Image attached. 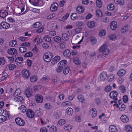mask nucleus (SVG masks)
Returning <instances> with one entry per match:
<instances>
[{
  "instance_id": "nucleus-46",
  "label": "nucleus",
  "mask_w": 132,
  "mask_h": 132,
  "mask_svg": "<svg viewBox=\"0 0 132 132\" xmlns=\"http://www.w3.org/2000/svg\"><path fill=\"white\" fill-rule=\"evenodd\" d=\"M78 98L79 101L81 102H83L85 101L84 97L82 95H79Z\"/></svg>"
},
{
  "instance_id": "nucleus-49",
  "label": "nucleus",
  "mask_w": 132,
  "mask_h": 132,
  "mask_svg": "<svg viewBox=\"0 0 132 132\" xmlns=\"http://www.w3.org/2000/svg\"><path fill=\"white\" fill-rule=\"evenodd\" d=\"M102 15V13L101 10H99L96 11V15L97 16L101 17Z\"/></svg>"
},
{
  "instance_id": "nucleus-24",
  "label": "nucleus",
  "mask_w": 132,
  "mask_h": 132,
  "mask_svg": "<svg viewBox=\"0 0 132 132\" xmlns=\"http://www.w3.org/2000/svg\"><path fill=\"white\" fill-rule=\"evenodd\" d=\"M66 111L68 114L69 116H72L73 113V109L70 107H68L66 110Z\"/></svg>"
},
{
  "instance_id": "nucleus-9",
  "label": "nucleus",
  "mask_w": 132,
  "mask_h": 132,
  "mask_svg": "<svg viewBox=\"0 0 132 132\" xmlns=\"http://www.w3.org/2000/svg\"><path fill=\"white\" fill-rule=\"evenodd\" d=\"M120 119L121 121L124 123H127L129 121L128 117L125 115H122L120 118Z\"/></svg>"
},
{
  "instance_id": "nucleus-37",
  "label": "nucleus",
  "mask_w": 132,
  "mask_h": 132,
  "mask_svg": "<svg viewBox=\"0 0 132 132\" xmlns=\"http://www.w3.org/2000/svg\"><path fill=\"white\" fill-rule=\"evenodd\" d=\"M108 79L109 81H111L114 79L115 76L113 74H111L108 77Z\"/></svg>"
},
{
  "instance_id": "nucleus-20",
  "label": "nucleus",
  "mask_w": 132,
  "mask_h": 132,
  "mask_svg": "<svg viewBox=\"0 0 132 132\" xmlns=\"http://www.w3.org/2000/svg\"><path fill=\"white\" fill-rule=\"evenodd\" d=\"M77 12L79 14H81L83 13L85 10L84 7L82 6H78L76 9Z\"/></svg>"
},
{
  "instance_id": "nucleus-8",
  "label": "nucleus",
  "mask_w": 132,
  "mask_h": 132,
  "mask_svg": "<svg viewBox=\"0 0 132 132\" xmlns=\"http://www.w3.org/2000/svg\"><path fill=\"white\" fill-rule=\"evenodd\" d=\"M110 26L112 30H116L118 26L117 22L115 21L111 22L110 24Z\"/></svg>"
},
{
  "instance_id": "nucleus-45",
  "label": "nucleus",
  "mask_w": 132,
  "mask_h": 132,
  "mask_svg": "<svg viewBox=\"0 0 132 132\" xmlns=\"http://www.w3.org/2000/svg\"><path fill=\"white\" fill-rule=\"evenodd\" d=\"M45 107L47 109H50L52 108V106L50 103H46L45 104Z\"/></svg>"
},
{
  "instance_id": "nucleus-17",
  "label": "nucleus",
  "mask_w": 132,
  "mask_h": 132,
  "mask_svg": "<svg viewBox=\"0 0 132 132\" xmlns=\"http://www.w3.org/2000/svg\"><path fill=\"white\" fill-rule=\"evenodd\" d=\"M10 25L8 23L5 22H2L1 28L7 29L10 28Z\"/></svg>"
},
{
  "instance_id": "nucleus-38",
  "label": "nucleus",
  "mask_w": 132,
  "mask_h": 132,
  "mask_svg": "<svg viewBox=\"0 0 132 132\" xmlns=\"http://www.w3.org/2000/svg\"><path fill=\"white\" fill-rule=\"evenodd\" d=\"M115 2L116 4L117 3L118 4H119L120 5H123L124 4L125 1L124 0H115Z\"/></svg>"
},
{
  "instance_id": "nucleus-29",
  "label": "nucleus",
  "mask_w": 132,
  "mask_h": 132,
  "mask_svg": "<svg viewBox=\"0 0 132 132\" xmlns=\"http://www.w3.org/2000/svg\"><path fill=\"white\" fill-rule=\"evenodd\" d=\"M125 129L127 132H132V127L129 125L126 126Z\"/></svg>"
},
{
  "instance_id": "nucleus-42",
  "label": "nucleus",
  "mask_w": 132,
  "mask_h": 132,
  "mask_svg": "<svg viewBox=\"0 0 132 132\" xmlns=\"http://www.w3.org/2000/svg\"><path fill=\"white\" fill-rule=\"evenodd\" d=\"M53 39L55 42L58 43L60 42L61 40V38L57 36H56L54 37Z\"/></svg>"
},
{
  "instance_id": "nucleus-2",
  "label": "nucleus",
  "mask_w": 132,
  "mask_h": 132,
  "mask_svg": "<svg viewBox=\"0 0 132 132\" xmlns=\"http://www.w3.org/2000/svg\"><path fill=\"white\" fill-rule=\"evenodd\" d=\"M15 121L16 123L20 126H23L25 123L24 120L20 118H17L15 119Z\"/></svg>"
},
{
  "instance_id": "nucleus-36",
  "label": "nucleus",
  "mask_w": 132,
  "mask_h": 132,
  "mask_svg": "<svg viewBox=\"0 0 132 132\" xmlns=\"http://www.w3.org/2000/svg\"><path fill=\"white\" fill-rule=\"evenodd\" d=\"M129 26L128 25L124 26L123 27L122 29V32H125L129 30Z\"/></svg>"
},
{
  "instance_id": "nucleus-61",
  "label": "nucleus",
  "mask_w": 132,
  "mask_h": 132,
  "mask_svg": "<svg viewBox=\"0 0 132 132\" xmlns=\"http://www.w3.org/2000/svg\"><path fill=\"white\" fill-rule=\"evenodd\" d=\"M21 46H28L29 47L30 46V43L29 42H25L22 43L21 44Z\"/></svg>"
},
{
  "instance_id": "nucleus-41",
  "label": "nucleus",
  "mask_w": 132,
  "mask_h": 132,
  "mask_svg": "<svg viewBox=\"0 0 132 132\" xmlns=\"http://www.w3.org/2000/svg\"><path fill=\"white\" fill-rule=\"evenodd\" d=\"M18 109L21 111L23 113H24L26 111V108L24 105H21V107L18 108Z\"/></svg>"
},
{
  "instance_id": "nucleus-21",
  "label": "nucleus",
  "mask_w": 132,
  "mask_h": 132,
  "mask_svg": "<svg viewBox=\"0 0 132 132\" xmlns=\"http://www.w3.org/2000/svg\"><path fill=\"white\" fill-rule=\"evenodd\" d=\"M63 54L64 57H68L71 54V53L69 50H66L63 52Z\"/></svg>"
},
{
  "instance_id": "nucleus-31",
  "label": "nucleus",
  "mask_w": 132,
  "mask_h": 132,
  "mask_svg": "<svg viewBox=\"0 0 132 132\" xmlns=\"http://www.w3.org/2000/svg\"><path fill=\"white\" fill-rule=\"evenodd\" d=\"M96 23L94 21H90L89 22L87 23L88 27L90 28H93L95 25Z\"/></svg>"
},
{
  "instance_id": "nucleus-51",
  "label": "nucleus",
  "mask_w": 132,
  "mask_h": 132,
  "mask_svg": "<svg viewBox=\"0 0 132 132\" xmlns=\"http://www.w3.org/2000/svg\"><path fill=\"white\" fill-rule=\"evenodd\" d=\"M43 39L46 41L49 42L51 40L50 37L48 35L45 36V37H43Z\"/></svg>"
},
{
  "instance_id": "nucleus-56",
  "label": "nucleus",
  "mask_w": 132,
  "mask_h": 132,
  "mask_svg": "<svg viewBox=\"0 0 132 132\" xmlns=\"http://www.w3.org/2000/svg\"><path fill=\"white\" fill-rule=\"evenodd\" d=\"M5 62V60L3 57L0 58V64L3 65Z\"/></svg>"
},
{
  "instance_id": "nucleus-32",
  "label": "nucleus",
  "mask_w": 132,
  "mask_h": 132,
  "mask_svg": "<svg viewBox=\"0 0 132 132\" xmlns=\"http://www.w3.org/2000/svg\"><path fill=\"white\" fill-rule=\"evenodd\" d=\"M62 39L64 40H67L69 39V37L65 33H63L62 34Z\"/></svg>"
},
{
  "instance_id": "nucleus-43",
  "label": "nucleus",
  "mask_w": 132,
  "mask_h": 132,
  "mask_svg": "<svg viewBox=\"0 0 132 132\" xmlns=\"http://www.w3.org/2000/svg\"><path fill=\"white\" fill-rule=\"evenodd\" d=\"M70 17L71 19H75L77 17V13H72L71 14Z\"/></svg>"
},
{
  "instance_id": "nucleus-23",
  "label": "nucleus",
  "mask_w": 132,
  "mask_h": 132,
  "mask_svg": "<svg viewBox=\"0 0 132 132\" xmlns=\"http://www.w3.org/2000/svg\"><path fill=\"white\" fill-rule=\"evenodd\" d=\"M23 59L21 57H18L16 58L15 60V62L16 64H18V63L21 64L22 63L23 61Z\"/></svg>"
},
{
  "instance_id": "nucleus-60",
  "label": "nucleus",
  "mask_w": 132,
  "mask_h": 132,
  "mask_svg": "<svg viewBox=\"0 0 132 132\" xmlns=\"http://www.w3.org/2000/svg\"><path fill=\"white\" fill-rule=\"evenodd\" d=\"M63 103H64V104H63V105H64V106H70L71 105V103L69 102V101H65Z\"/></svg>"
},
{
  "instance_id": "nucleus-52",
  "label": "nucleus",
  "mask_w": 132,
  "mask_h": 132,
  "mask_svg": "<svg viewBox=\"0 0 132 132\" xmlns=\"http://www.w3.org/2000/svg\"><path fill=\"white\" fill-rule=\"evenodd\" d=\"M32 55V53L31 52H30L26 53L24 55V57H31Z\"/></svg>"
},
{
  "instance_id": "nucleus-34",
  "label": "nucleus",
  "mask_w": 132,
  "mask_h": 132,
  "mask_svg": "<svg viewBox=\"0 0 132 132\" xmlns=\"http://www.w3.org/2000/svg\"><path fill=\"white\" fill-rule=\"evenodd\" d=\"M109 38L110 40H114L117 39V37L115 34H111L109 36Z\"/></svg>"
},
{
  "instance_id": "nucleus-62",
  "label": "nucleus",
  "mask_w": 132,
  "mask_h": 132,
  "mask_svg": "<svg viewBox=\"0 0 132 132\" xmlns=\"http://www.w3.org/2000/svg\"><path fill=\"white\" fill-rule=\"evenodd\" d=\"M112 89V87L111 86L109 85L107 86L106 87L105 89V91L106 92H108L110 91Z\"/></svg>"
},
{
  "instance_id": "nucleus-7",
  "label": "nucleus",
  "mask_w": 132,
  "mask_h": 132,
  "mask_svg": "<svg viewBox=\"0 0 132 132\" xmlns=\"http://www.w3.org/2000/svg\"><path fill=\"white\" fill-rule=\"evenodd\" d=\"M84 38V37L83 36L82 37V38L80 40V41L79 42H78L79 40V38L77 37H75L74 36L73 38V41L74 42L73 44H80L81 42H82Z\"/></svg>"
},
{
  "instance_id": "nucleus-63",
  "label": "nucleus",
  "mask_w": 132,
  "mask_h": 132,
  "mask_svg": "<svg viewBox=\"0 0 132 132\" xmlns=\"http://www.w3.org/2000/svg\"><path fill=\"white\" fill-rule=\"evenodd\" d=\"M95 103L98 105H100L101 104V101L99 98H97L95 99Z\"/></svg>"
},
{
  "instance_id": "nucleus-58",
  "label": "nucleus",
  "mask_w": 132,
  "mask_h": 132,
  "mask_svg": "<svg viewBox=\"0 0 132 132\" xmlns=\"http://www.w3.org/2000/svg\"><path fill=\"white\" fill-rule=\"evenodd\" d=\"M90 41L92 44H94L97 42V40L95 38H93L91 39Z\"/></svg>"
},
{
  "instance_id": "nucleus-12",
  "label": "nucleus",
  "mask_w": 132,
  "mask_h": 132,
  "mask_svg": "<svg viewBox=\"0 0 132 132\" xmlns=\"http://www.w3.org/2000/svg\"><path fill=\"white\" fill-rule=\"evenodd\" d=\"M17 50L14 48L9 49L7 51V53L9 54L13 55L17 54Z\"/></svg>"
},
{
  "instance_id": "nucleus-19",
  "label": "nucleus",
  "mask_w": 132,
  "mask_h": 132,
  "mask_svg": "<svg viewBox=\"0 0 132 132\" xmlns=\"http://www.w3.org/2000/svg\"><path fill=\"white\" fill-rule=\"evenodd\" d=\"M109 129L110 132H118V129L116 127L113 125L110 126L109 127Z\"/></svg>"
},
{
  "instance_id": "nucleus-18",
  "label": "nucleus",
  "mask_w": 132,
  "mask_h": 132,
  "mask_svg": "<svg viewBox=\"0 0 132 132\" xmlns=\"http://www.w3.org/2000/svg\"><path fill=\"white\" fill-rule=\"evenodd\" d=\"M107 77V74L105 72H102L100 75V78L102 81H105Z\"/></svg>"
},
{
  "instance_id": "nucleus-22",
  "label": "nucleus",
  "mask_w": 132,
  "mask_h": 132,
  "mask_svg": "<svg viewBox=\"0 0 132 132\" xmlns=\"http://www.w3.org/2000/svg\"><path fill=\"white\" fill-rule=\"evenodd\" d=\"M126 73V71L124 69H121L118 72L117 75L119 76H123Z\"/></svg>"
},
{
  "instance_id": "nucleus-15",
  "label": "nucleus",
  "mask_w": 132,
  "mask_h": 132,
  "mask_svg": "<svg viewBox=\"0 0 132 132\" xmlns=\"http://www.w3.org/2000/svg\"><path fill=\"white\" fill-rule=\"evenodd\" d=\"M58 5V4L56 3H53L50 7L51 11L52 12H54L57 9V6Z\"/></svg>"
},
{
  "instance_id": "nucleus-5",
  "label": "nucleus",
  "mask_w": 132,
  "mask_h": 132,
  "mask_svg": "<svg viewBox=\"0 0 132 132\" xmlns=\"http://www.w3.org/2000/svg\"><path fill=\"white\" fill-rule=\"evenodd\" d=\"M35 99L36 101L38 103H41L43 101V98L42 96L39 94L36 95Z\"/></svg>"
},
{
  "instance_id": "nucleus-14",
  "label": "nucleus",
  "mask_w": 132,
  "mask_h": 132,
  "mask_svg": "<svg viewBox=\"0 0 132 132\" xmlns=\"http://www.w3.org/2000/svg\"><path fill=\"white\" fill-rule=\"evenodd\" d=\"M22 76L24 78H27L29 76L28 71L27 70H22Z\"/></svg>"
},
{
  "instance_id": "nucleus-6",
  "label": "nucleus",
  "mask_w": 132,
  "mask_h": 132,
  "mask_svg": "<svg viewBox=\"0 0 132 132\" xmlns=\"http://www.w3.org/2000/svg\"><path fill=\"white\" fill-rule=\"evenodd\" d=\"M114 106H116L117 108H119V109L121 111L124 110L126 108L125 105L123 103H120L119 104H115L114 105Z\"/></svg>"
},
{
  "instance_id": "nucleus-39",
  "label": "nucleus",
  "mask_w": 132,
  "mask_h": 132,
  "mask_svg": "<svg viewBox=\"0 0 132 132\" xmlns=\"http://www.w3.org/2000/svg\"><path fill=\"white\" fill-rule=\"evenodd\" d=\"M69 70L70 68L69 67H65L63 70V73L65 75H66L69 73Z\"/></svg>"
},
{
  "instance_id": "nucleus-10",
  "label": "nucleus",
  "mask_w": 132,
  "mask_h": 132,
  "mask_svg": "<svg viewBox=\"0 0 132 132\" xmlns=\"http://www.w3.org/2000/svg\"><path fill=\"white\" fill-rule=\"evenodd\" d=\"M27 115L30 118H31L34 117V113L31 110H27L26 112Z\"/></svg>"
},
{
  "instance_id": "nucleus-27",
  "label": "nucleus",
  "mask_w": 132,
  "mask_h": 132,
  "mask_svg": "<svg viewBox=\"0 0 132 132\" xmlns=\"http://www.w3.org/2000/svg\"><path fill=\"white\" fill-rule=\"evenodd\" d=\"M43 58L45 61L47 62H50L51 61L52 59L50 57H49L45 54L43 56Z\"/></svg>"
},
{
  "instance_id": "nucleus-44",
  "label": "nucleus",
  "mask_w": 132,
  "mask_h": 132,
  "mask_svg": "<svg viewBox=\"0 0 132 132\" xmlns=\"http://www.w3.org/2000/svg\"><path fill=\"white\" fill-rule=\"evenodd\" d=\"M42 24L39 22H37L33 24V27L34 28H38Z\"/></svg>"
},
{
  "instance_id": "nucleus-50",
  "label": "nucleus",
  "mask_w": 132,
  "mask_h": 132,
  "mask_svg": "<svg viewBox=\"0 0 132 132\" xmlns=\"http://www.w3.org/2000/svg\"><path fill=\"white\" fill-rule=\"evenodd\" d=\"M37 77L35 76H32L30 77V79L31 82H34L36 81Z\"/></svg>"
},
{
  "instance_id": "nucleus-26",
  "label": "nucleus",
  "mask_w": 132,
  "mask_h": 132,
  "mask_svg": "<svg viewBox=\"0 0 132 132\" xmlns=\"http://www.w3.org/2000/svg\"><path fill=\"white\" fill-rule=\"evenodd\" d=\"M40 2L38 0H36V1H32V4L35 6H43L44 5V3H42V4H41V5H39V3Z\"/></svg>"
},
{
  "instance_id": "nucleus-13",
  "label": "nucleus",
  "mask_w": 132,
  "mask_h": 132,
  "mask_svg": "<svg viewBox=\"0 0 132 132\" xmlns=\"http://www.w3.org/2000/svg\"><path fill=\"white\" fill-rule=\"evenodd\" d=\"M67 64V61L65 60H62L60 61L58 63L57 65L58 66L61 67L63 68L65 66H66Z\"/></svg>"
},
{
  "instance_id": "nucleus-59",
  "label": "nucleus",
  "mask_w": 132,
  "mask_h": 132,
  "mask_svg": "<svg viewBox=\"0 0 132 132\" xmlns=\"http://www.w3.org/2000/svg\"><path fill=\"white\" fill-rule=\"evenodd\" d=\"M106 34V31L104 30H102L100 31L99 34V36L101 37L104 36Z\"/></svg>"
},
{
  "instance_id": "nucleus-3",
  "label": "nucleus",
  "mask_w": 132,
  "mask_h": 132,
  "mask_svg": "<svg viewBox=\"0 0 132 132\" xmlns=\"http://www.w3.org/2000/svg\"><path fill=\"white\" fill-rule=\"evenodd\" d=\"M32 91L31 88H28L26 89L24 93L27 98L31 96L32 95Z\"/></svg>"
},
{
  "instance_id": "nucleus-33",
  "label": "nucleus",
  "mask_w": 132,
  "mask_h": 132,
  "mask_svg": "<svg viewBox=\"0 0 132 132\" xmlns=\"http://www.w3.org/2000/svg\"><path fill=\"white\" fill-rule=\"evenodd\" d=\"M65 122V121L64 119H61L58 121L57 125L60 126H62L64 125Z\"/></svg>"
},
{
  "instance_id": "nucleus-54",
  "label": "nucleus",
  "mask_w": 132,
  "mask_h": 132,
  "mask_svg": "<svg viewBox=\"0 0 132 132\" xmlns=\"http://www.w3.org/2000/svg\"><path fill=\"white\" fill-rule=\"evenodd\" d=\"M56 128L54 126H52L49 129V130L51 131H53V132H56Z\"/></svg>"
},
{
  "instance_id": "nucleus-47",
  "label": "nucleus",
  "mask_w": 132,
  "mask_h": 132,
  "mask_svg": "<svg viewBox=\"0 0 132 132\" xmlns=\"http://www.w3.org/2000/svg\"><path fill=\"white\" fill-rule=\"evenodd\" d=\"M27 48L25 47H21L19 48V51L21 53H24L26 52Z\"/></svg>"
},
{
  "instance_id": "nucleus-48",
  "label": "nucleus",
  "mask_w": 132,
  "mask_h": 132,
  "mask_svg": "<svg viewBox=\"0 0 132 132\" xmlns=\"http://www.w3.org/2000/svg\"><path fill=\"white\" fill-rule=\"evenodd\" d=\"M97 7L101 8L102 7V3L101 0H97L96 1Z\"/></svg>"
},
{
  "instance_id": "nucleus-55",
  "label": "nucleus",
  "mask_w": 132,
  "mask_h": 132,
  "mask_svg": "<svg viewBox=\"0 0 132 132\" xmlns=\"http://www.w3.org/2000/svg\"><path fill=\"white\" fill-rule=\"evenodd\" d=\"M44 54L49 57H50L51 59L53 57V54L52 53L50 52H47Z\"/></svg>"
},
{
  "instance_id": "nucleus-53",
  "label": "nucleus",
  "mask_w": 132,
  "mask_h": 132,
  "mask_svg": "<svg viewBox=\"0 0 132 132\" xmlns=\"http://www.w3.org/2000/svg\"><path fill=\"white\" fill-rule=\"evenodd\" d=\"M16 43V42L15 40H12L11 42L9 43V45L11 47L14 46Z\"/></svg>"
},
{
  "instance_id": "nucleus-28",
  "label": "nucleus",
  "mask_w": 132,
  "mask_h": 132,
  "mask_svg": "<svg viewBox=\"0 0 132 132\" xmlns=\"http://www.w3.org/2000/svg\"><path fill=\"white\" fill-rule=\"evenodd\" d=\"M119 88L120 92L121 93H123L126 92V87L124 85H122Z\"/></svg>"
},
{
  "instance_id": "nucleus-57",
  "label": "nucleus",
  "mask_w": 132,
  "mask_h": 132,
  "mask_svg": "<svg viewBox=\"0 0 132 132\" xmlns=\"http://www.w3.org/2000/svg\"><path fill=\"white\" fill-rule=\"evenodd\" d=\"M16 98L17 99V100L18 102H23L24 99L23 97L21 96H19L17 97Z\"/></svg>"
},
{
  "instance_id": "nucleus-16",
  "label": "nucleus",
  "mask_w": 132,
  "mask_h": 132,
  "mask_svg": "<svg viewBox=\"0 0 132 132\" xmlns=\"http://www.w3.org/2000/svg\"><path fill=\"white\" fill-rule=\"evenodd\" d=\"M7 12L5 10H1L0 11V16L4 18L8 14Z\"/></svg>"
},
{
  "instance_id": "nucleus-35",
  "label": "nucleus",
  "mask_w": 132,
  "mask_h": 132,
  "mask_svg": "<svg viewBox=\"0 0 132 132\" xmlns=\"http://www.w3.org/2000/svg\"><path fill=\"white\" fill-rule=\"evenodd\" d=\"M97 111H92L90 112V115L92 118L95 117L97 115Z\"/></svg>"
},
{
  "instance_id": "nucleus-40",
  "label": "nucleus",
  "mask_w": 132,
  "mask_h": 132,
  "mask_svg": "<svg viewBox=\"0 0 132 132\" xmlns=\"http://www.w3.org/2000/svg\"><path fill=\"white\" fill-rule=\"evenodd\" d=\"M72 128V127L70 125H66L64 127L65 130H69Z\"/></svg>"
},
{
  "instance_id": "nucleus-64",
  "label": "nucleus",
  "mask_w": 132,
  "mask_h": 132,
  "mask_svg": "<svg viewBox=\"0 0 132 132\" xmlns=\"http://www.w3.org/2000/svg\"><path fill=\"white\" fill-rule=\"evenodd\" d=\"M128 96L126 95H124L123 97V101L125 103H126L128 101Z\"/></svg>"
},
{
  "instance_id": "nucleus-11",
  "label": "nucleus",
  "mask_w": 132,
  "mask_h": 132,
  "mask_svg": "<svg viewBox=\"0 0 132 132\" xmlns=\"http://www.w3.org/2000/svg\"><path fill=\"white\" fill-rule=\"evenodd\" d=\"M60 57L59 56H56L52 60L51 64L53 65L56 64L60 60Z\"/></svg>"
},
{
  "instance_id": "nucleus-4",
  "label": "nucleus",
  "mask_w": 132,
  "mask_h": 132,
  "mask_svg": "<svg viewBox=\"0 0 132 132\" xmlns=\"http://www.w3.org/2000/svg\"><path fill=\"white\" fill-rule=\"evenodd\" d=\"M118 94V93L116 91H113L110 93L109 95L111 98L114 99L115 101H117L118 99L117 97Z\"/></svg>"
},
{
  "instance_id": "nucleus-25",
  "label": "nucleus",
  "mask_w": 132,
  "mask_h": 132,
  "mask_svg": "<svg viewBox=\"0 0 132 132\" xmlns=\"http://www.w3.org/2000/svg\"><path fill=\"white\" fill-rule=\"evenodd\" d=\"M21 91L20 88H18L16 89L13 94V96L15 97L19 95L21 93Z\"/></svg>"
},
{
  "instance_id": "nucleus-1",
  "label": "nucleus",
  "mask_w": 132,
  "mask_h": 132,
  "mask_svg": "<svg viewBox=\"0 0 132 132\" xmlns=\"http://www.w3.org/2000/svg\"><path fill=\"white\" fill-rule=\"evenodd\" d=\"M100 51L101 52H103L102 54V56L104 57L108 55L109 53V50L107 48L106 44L103 45L100 48Z\"/></svg>"
},
{
  "instance_id": "nucleus-30",
  "label": "nucleus",
  "mask_w": 132,
  "mask_h": 132,
  "mask_svg": "<svg viewBox=\"0 0 132 132\" xmlns=\"http://www.w3.org/2000/svg\"><path fill=\"white\" fill-rule=\"evenodd\" d=\"M114 6L113 4H110L107 6L108 10L110 11H113L114 9Z\"/></svg>"
}]
</instances>
